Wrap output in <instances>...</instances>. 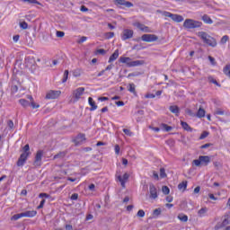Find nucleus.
Wrapping results in <instances>:
<instances>
[{
  "label": "nucleus",
  "instance_id": "1",
  "mask_svg": "<svg viewBox=\"0 0 230 230\" xmlns=\"http://www.w3.org/2000/svg\"><path fill=\"white\" fill-rule=\"evenodd\" d=\"M198 37L201 39V40H203L204 44H207V46H210V48H217V40L208 34V32L199 31Z\"/></svg>",
  "mask_w": 230,
  "mask_h": 230
},
{
  "label": "nucleus",
  "instance_id": "2",
  "mask_svg": "<svg viewBox=\"0 0 230 230\" xmlns=\"http://www.w3.org/2000/svg\"><path fill=\"white\" fill-rule=\"evenodd\" d=\"M119 62H121L122 64H127L128 67H137L139 66L145 65V60L132 61L130 58H125V57L119 58Z\"/></svg>",
  "mask_w": 230,
  "mask_h": 230
},
{
  "label": "nucleus",
  "instance_id": "3",
  "mask_svg": "<svg viewBox=\"0 0 230 230\" xmlns=\"http://www.w3.org/2000/svg\"><path fill=\"white\" fill-rule=\"evenodd\" d=\"M209 163H211V157L208 156V155H199V159H195L192 161V164H194V166H208V164H209Z\"/></svg>",
  "mask_w": 230,
  "mask_h": 230
},
{
  "label": "nucleus",
  "instance_id": "4",
  "mask_svg": "<svg viewBox=\"0 0 230 230\" xmlns=\"http://www.w3.org/2000/svg\"><path fill=\"white\" fill-rule=\"evenodd\" d=\"M202 22L195 21L193 19H186L183 22V28L186 30H195V28H200Z\"/></svg>",
  "mask_w": 230,
  "mask_h": 230
},
{
  "label": "nucleus",
  "instance_id": "5",
  "mask_svg": "<svg viewBox=\"0 0 230 230\" xmlns=\"http://www.w3.org/2000/svg\"><path fill=\"white\" fill-rule=\"evenodd\" d=\"M162 15H164V17H169L170 19H172V21H174V22H182V21H184V17H182V15L173 14L166 11L163 12Z\"/></svg>",
  "mask_w": 230,
  "mask_h": 230
},
{
  "label": "nucleus",
  "instance_id": "6",
  "mask_svg": "<svg viewBox=\"0 0 230 230\" xmlns=\"http://www.w3.org/2000/svg\"><path fill=\"white\" fill-rule=\"evenodd\" d=\"M114 4L119 6V8H132L134 6L132 2H128L127 0H114Z\"/></svg>",
  "mask_w": 230,
  "mask_h": 230
},
{
  "label": "nucleus",
  "instance_id": "7",
  "mask_svg": "<svg viewBox=\"0 0 230 230\" xmlns=\"http://www.w3.org/2000/svg\"><path fill=\"white\" fill-rule=\"evenodd\" d=\"M42 155H44V151L39 150L36 153L35 159L33 162V166L36 168L39 166H42Z\"/></svg>",
  "mask_w": 230,
  "mask_h": 230
},
{
  "label": "nucleus",
  "instance_id": "8",
  "mask_svg": "<svg viewBox=\"0 0 230 230\" xmlns=\"http://www.w3.org/2000/svg\"><path fill=\"white\" fill-rule=\"evenodd\" d=\"M141 40L144 42H155V40H159V37L155 34H144L141 37Z\"/></svg>",
  "mask_w": 230,
  "mask_h": 230
},
{
  "label": "nucleus",
  "instance_id": "9",
  "mask_svg": "<svg viewBox=\"0 0 230 230\" xmlns=\"http://www.w3.org/2000/svg\"><path fill=\"white\" fill-rule=\"evenodd\" d=\"M133 37H134V31L130 29H125L122 31V34H121L122 40H128V39H132Z\"/></svg>",
  "mask_w": 230,
  "mask_h": 230
},
{
  "label": "nucleus",
  "instance_id": "10",
  "mask_svg": "<svg viewBox=\"0 0 230 230\" xmlns=\"http://www.w3.org/2000/svg\"><path fill=\"white\" fill-rule=\"evenodd\" d=\"M62 94V92L60 91H55V90H50L47 94H46V99L47 100H57L58 96Z\"/></svg>",
  "mask_w": 230,
  "mask_h": 230
},
{
  "label": "nucleus",
  "instance_id": "11",
  "mask_svg": "<svg viewBox=\"0 0 230 230\" xmlns=\"http://www.w3.org/2000/svg\"><path fill=\"white\" fill-rule=\"evenodd\" d=\"M28 157H30L29 154L22 153V155H20L16 163L17 166L19 167L24 166V164H26V161H28Z\"/></svg>",
  "mask_w": 230,
  "mask_h": 230
},
{
  "label": "nucleus",
  "instance_id": "12",
  "mask_svg": "<svg viewBox=\"0 0 230 230\" xmlns=\"http://www.w3.org/2000/svg\"><path fill=\"white\" fill-rule=\"evenodd\" d=\"M149 193H150V199H157V188H155V185L154 183L149 184Z\"/></svg>",
  "mask_w": 230,
  "mask_h": 230
},
{
  "label": "nucleus",
  "instance_id": "13",
  "mask_svg": "<svg viewBox=\"0 0 230 230\" xmlns=\"http://www.w3.org/2000/svg\"><path fill=\"white\" fill-rule=\"evenodd\" d=\"M84 92H85V88L79 87L73 92V96L74 98H75V100H79L80 98H82V95L84 94Z\"/></svg>",
  "mask_w": 230,
  "mask_h": 230
},
{
  "label": "nucleus",
  "instance_id": "14",
  "mask_svg": "<svg viewBox=\"0 0 230 230\" xmlns=\"http://www.w3.org/2000/svg\"><path fill=\"white\" fill-rule=\"evenodd\" d=\"M84 141H85V134H82V133L78 134L76 137L74 139V143L76 146H78L79 145H82Z\"/></svg>",
  "mask_w": 230,
  "mask_h": 230
},
{
  "label": "nucleus",
  "instance_id": "15",
  "mask_svg": "<svg viewBox=\"0 0 230 230\" xmlns=\"http://www.w3.org/2000/svg\"><path fill=\"white\" fill-rule=\"evenodd\" d=\"M128 177H130V175H128V173L125 172L123 177H121V175L118 176V181H120V184L122 186V188H125V183L127 182V181H128Z\"/></svg>",
  "mask_w": 230,
  "mask_h": 230
},
{
  "label": "nucleus",
  "instance_id": "16",
  "mask_svg": "<svg viewBox=\"0 0 230 230\" xmlns=\"http://www.w3.org/2000/svg\"><path fill=\"white\" fill-rule=\"evenodd\" d=\"M37 216V210H28L25 212L22 213V217H27V218H33V217Z\"/></svg>",
  "mask_w": 230,
  "mask_h": 230
},
{
  "label": "nucleus",
  "instance_id": "17",
  "mask_svg": "<svg viewBox=\"0 0 230 230\" xmlns=\"http://www.w3.org/2000/svg\"><path fill=\"white\" fill-rule=\"evenodd\" d=\"M88 103L91 106L90 111H96V109H98V105H96V102H94V100H93V97H89L88 98Z\"/></svg>",
  "mask_w": 230,
  "mask_h": 230
},
{
  "label": "nucleus",
  "instance_id": "18",
  "mask_svg": "<svg viewBox=\"0 0 230 230\" xmlns=\"http://www.w3.org/2000/svg\"><path fill=\"white\" fill-rule=\"evenodd\" d=\"M169 111L172 113L175 114V116H179L181 110L179 109V106L177 105H172L169 107Z\"/></svg>",
  "mask_w": 230,
  "mask_h": 230
},
{
  "label": "nucleus",
  "instance_id": "19",
  "mask_svg": "<svg viewBox=\"0 0 230 230\" xmlns=\"http://www.w3.org/2000/svg\"><path fill=\"white\" fill-rule=\"evenodd\" d=\"M118 57H119V50L116 49L114 53L110 57L108 61L109 64H111V62H114V60H117Z\"/></svg>",
  "mask_w": 230,
  "mask_h": 230
},
{
  "label": "nucleus",
  "instance_id": "20",
  "mask_svg": "<svg viewBox=\"0 0 230 230\" xmlns=\"http://www.w3.org/2000/svg\"><path fill=\"white\" fill-rule=\"evenodd\" d=\"M161 130H164V132H171V130H173V127L168 126L167 124L162 123L160 125Z\"/></svg>",
  "mask_w": 230,
  "mask_h": 230
},
{
  "label": "nucleus",
  "instance_id": "21",
  "mask_svg": "<svg viewBox=\"0 0 230 230\" xmlns=\"http://www.w3.org/2000/svg\"><path fill=\"white\" fill-rule=\"evenodd\" d=\"M181 125L183 130H186L187 132H193V128L191 127H190V125L187 124V122H184L181 120Z\"/></svg>",
  "mask_w": 230,
  "mask_h": 230
},
{
  "label": "nucleus",
  "instance_id": "22",
  "mask_svg": "<svg viewBox=\"0 0 230 230\" xmlns=\"http://www.w3.org/2000/svg\"><path fill=\"white\" fill-rule=\"evenodd\" d=\"M201 19L206 24H213V20L208 14H204Z\"/></svg>",
  "mask_w": 230,
  "mask_h": 230
},
{
  "label": "nucleus",
  "instance_id": "23",
  "mask_svg": "<svg viewBox=\"0 0 230 230\" xmlns=\"http://www.w3.org/2000/svg\"><path fill=\"white\" fill-rule=\"evenodd\" d=\"M208 213V208L204 207L198 211V216L202 217Z\"/></svg>",
  "mask_w": 230,
  "mask_h": 230
},
{
  "label": "nucleus",
  "instance_id": "24",
  "mask_svg": "<svg viewBox=\"0 0 230 230\" xmlns=\"http://www.w3.org/2000/svg\"><path fill=\"white\" fill-rule=\"evenodd\" d=\"M19 103L22 105V107H30V102L26 101L25 99H20Z\"/></svg>",
  "mask_w": 230,
  "mask_h": 230
},
{
  "label": "nucleus",
  "instance_id": "25",
  "mask_svg": "<svg viewBox=\"0 0 230 230\" xmlns=\"http://www.w3.org/2000/svg\"><path fill=\"white\" fill-rule=\"evenodd\" d=\"M206 116V111L202 108H199L198 112H197V117L198 118H204Z\"/></svg>",
  "mask_w": 230,
  "mask_h": 230
},
{
  "label": "nucleus",
  "instance_id": "26",
  "mask_svg": "<svg viewBox=\"0 0 230 230\" xmlns=\"http://www.w3.org/2000/svg\"><path fill=\"white\" fill-rule=\"evenodd\" d=\"M186 188H188V181H186L178 184V190H186Z\"/></svg>",
  "mask_w": 230,
  "mask_h": 230
},
{
  "label": "nucleus",
  "instance_id": "27",
  "mask_svg": "<svg viewBox=\"0 0 230 230\" xmlns=\"http://www.w3.org/2000/svg\"><path fill=\"white\" fill-rule=\"evenodd\" d=\"M23 3H28V4H40V2L37 1V0H22Z\"/></svg>",
  "mask_w": 230,
  "mask_h": 230
},
{
  "label": "nucleus",
  "instance_id": "28",
  "mask_svg": "<svg viewBox=\"0 0 230 230\" xmlns=\"http://www.w3.org/2000/svg\"><path fill=\"white\" fill-rule=\"evenodd\" d=\"M208 81L210 82V84H214L215 85H217V87H221L222 85L217 81V79L213 78V76H209L208 77Z\"/></svg>",
  "mask_w": 230,
  "mask_h": 230
},
{
  "label": "nucleus",
  "instance_id": "29",
  "mask_svg": "<svg viewBox=\"0 0 230 230\" xmlns=\"http://www.w3.org/2000/svg\"><path fill=\"white\" fill-rule=\"evenodd\" d=\"M68 77H69V70H65L64 75H63L62 83L66 84V82H67Z\"/></svg>",
  "mask_w": 230,
  "mask_h": 230
},
{
  "label": "nucleus",
  "instance_id": "30",
  "mask_svg": "<svg viewBox=\"0 0 230 230\" xmlns=\"http://www.w3.org/2000/svg\"><path fill=\"white\" fill-rule=\"evenodd\" d=\"M66 157V152H60L54 155V159H64Z\"/></svg>",
  "mask_w": 230,
  "mask_h": 230
},
{
  "label": "nucleus",
  "instance_id": "31",
  "mask_svg": "<svg viewBox=\"0 0 230 230\" xmlns=\"http://www.w3.org/2000/svg\"><path fill=\"white\" fill-rule=\"evenodd\" d=\"M225 113H226V111H224V110H222V109H217L214 111L215 116H224Z\"/></svg>",
  "mask_w": 230,
  "mask_h": 230
},
{
  "label": "nucleus",
  "instance_id": "32",
  "mask_svg": "<svg viewBox=\"0 0 230 230\" xmlns=\"http://www.w3.org/2000/svg\"><path fill=\"white\" fill-rule=\"evenodd\" d=\"M178 218L181 220V222H186L188 220V216L184 214H179Z\"/></svg>",
  "mask_w": 230,
  "mask_h": 230
},
{
  "label": "nucleus",
  "instance_id": "33",
  "mask_svg": "<svg viewBox=\"0 0 230 230\" xmlns=\"http://www.w3.org/2000/svg\"><path fill=\"white\" fill-rule=\"evenodd\" d=\"M17 91H19V86H17V84L13 83V85L11 86V93L13 94H15V93H17Z\"/></svg>",
  "mask_w": 230,
  "mask_h": 230
},
{
  "label": "nucleus",
  "instance_id": "34",
  "mask_svg": "<svg viewBox=\"0 0 230 230\" xmlns=\"http://www.w3.org/2000/svg\"><path fill=\"white\" fill-rule=\"evenodd\" d=\"M128 91H129V93H132L133 94H136V84H129Z\"/></svg>",
  "mask_w": 230,
  "mask_h": 230
},
{
  "label": "nucleus",
  "instance_id": "35",
  "mask_svg": "<svg viewBox=\"0 0 230 230\" xmlns=\"http://www.w3.org/2000/svg\"><path fill=\"white\" fill-rule=\"evenodd\" d=\"M133 25L136 26V28H138V30H140L141 31H142L143 28L145 27V24H143L139 22L133 23Z\"/></svg>",
  "mask_w": 230,
  "mask_h": 230
},
{
  "label": "nucleus",
  "instance_id": "36",
  "mask_svg": "<svg viewBox=\"0 0 230 230\" xmlns=\"http://www.w3.org/2000/svg\"><path fill=\"white\" fill-rule=\"evenodd\" d=\"M162 191H163V193H164V195H168V194H170V188H168V186H164V187L162 188Z\"/></svg>",
  "mask_w": 230,
  "mask_h": 230
},
{
  "label": "nucleus",
  "instance_id": "37",
  "mask_svg": "<svg viewBox=\"0 0 230 230\" xmlns=\"http://www.w3.org/2000/svg\"><path fill=\"white\" fill-rule=\"evenodd\" d=\"M19 218H22V213L13 215L11 220H19Z\"/></svg>",
  "mask_w": 230,
  "mask_h": 230
},
{
  "label": "nucleus",
  "instance_id": "38",
  "mask_svg": "<svg viewBox=\"0 0 230 230\" xmlns=\"http://www.w3.org/2000/svg\"><path fill=\"white\" fill-rule=\"evenodd\" d=\"M229 224H230L229 219H228V218H226V219H224L223 222L221 223L220 227H226V226H229Z\"/></svg>",
  "mask_w": 230,
  "mask_h": 230
},
{
  "label": "nucleus",
  "instance_id": "39",
  "mask_svg": "<svg viewBox=\"0 0 230 230\" xmlns=\"http://www.w3.org/2000/svg\"><path fill=\"white\" fill-rule=\"evenodd\" d=\"M20 28H22V30H28V22H20Z\"/></svg>",
  "mask_w": 230,
  "mask_h": 230
},
{
  "label": "nucleus",
  "instance_id": "40",
  "mask_svg": "<svg viewBox=\"0 0 230 230\" xmlns=\"http://www.w3.org/2000/svg\"><path fill=\"white\" fill-rule=\"evenodd\" d=\"M209 136V132L208 131H203L202 134L199 137V139H206Z\"/></svg>",
  "mask_w": 230,
  "mask_h": 230
},
{
  "label": "nucleus",
  "instance_id": "41",
  "mask_svg": "<svg viewBox=\"0 0 230 230\" xmlns=\"http://www.w3.org/2000/svg\"><path fill=\"white\" fill-rule=\"evenodd\" d=\"M160 177L162 179H164V177H166V171L164 170V168L160 169Z\"/></svg>",
  "mask_w": 230,
  "mask_h": 230
},
{
  "label": "nucleus",
  "instance_id": "42",
  "mask_svg": "<svg viewBox=\"0 0 230 230\" xmlns=\"http://www.w3.org/2000/svg\"><path fill=\"white\" fill-rule=\"evenodd\" d=\"M22 154H29V155H30V145L27 144L23 146V153Z\"/></svg>",
  "mask_w": 230,
  "mask_h": 230
},
{
  "label": "nucleus",
  "instance_id": "43",
  "mask_svg": "<svg viewBox=\"0 0 230 230\" xmlns=\"http://www.w3.org/2000/svg\"><path fill=\"white\" fill-rule=\"evenodd\" d=\"M137 217L143 218V217H145V210H143V209L138 210L137 213Z\"/></svg>",
  "mask_w": 230,
  "mask_h": 230
},
{
  "label": "nucleus",
  "instance_id": "44",
  "mask_svg": "<svg viewBox=\"0 0 230 230\" xmlns=\"http://www.w3.org/2000/svg\"><path fill=\"white\" fill-rule=\"evenodd\" d=\"M73 75L75 77V78H78V76H81L82 74L80 73V69H75L73 73Z\"/></svg>",
  "mask_w": 230,
  "mask_h": 230
},
{
  "label": "nucleus",
  "instance_id": "45",
  "mask_svg": "<svg viewBox=\"0 0 230 230\" xmlns=\"http://www.w3.org/2000/svg\"><path fill=\"white\" fill-rule=\"evenodd\" d=\"M30 105H31V107H32V109H39V107H40V105L35 103V102L33 100L31 101Z\"/></svg>",
  "mask_w": 230,
  "mask_h": 230
},
{
  "label": "nucleus",
  "instance_id": "46",
  "mask_svg": "<svg viewBox=\"0 0 230 230\" xmlns=\"http://www.w3.org/2000/svg\"><path fill=\"white\" fill-rule=\"evenodd\" d=\"M104 37H105L106 39H112V38L114 37V32H106V33L104 34Z\"/></svg>",
  "mask_w": 230,
  "mask_h": 230
},
{
  "label": "nucleus",
  "instance_id": "47",
  "mask_svg": "<svg viewBox=\"0 0 230 230\" xmlns=\"http://www.w3.org/2000/svg\"><path fill=\"white\" fill-rule=\"evenodd\" d=\"M7 127L9 128L10 130H12L13 128V120L9 119L7 121Z\"/></svg>",
  "mask_w": 230,
  "mask_h": 230
},
{
  "label": "nucleus",
  "instance_id": "48",
  "mask_svg": "<svg viewBox=\"0 0 230 230\" xmlns=\"http://www.w3.org/2000/svg\"><path fill=\"white\" fill-rule=\"evenodd\" d=\"M153 215L155 217H159V215H161V208H155L153 212Z\"/></svg>",
  "mask_w": 230,
  "mask_h": 230
},
{
  "label": "nucleus",
  "instance_id": "49",
  "mask_svg": "<svg viewBox=\"0 0 230 230\" xmlns=\"http://www.w3.org/2000/svg\"><path fill=\"white\" fill-rule=\"evenodd\" d=\"M208 60L212 66H215L217 64V61L215 60V58L208 56Z\"/></svg>",
  "mask_w": 230,
  "mask_h": 230
},
{
  "label": "nucleus",
  "instance_id": "50",
  "mask_svg": "<svg viewBox=\"0 0 230 230\" xmlns=\"http://www.w3.org/2000/svg\"><path fill=\"white\" fill-rule=\"evenodd\" d=\"M64 35H66V33L64 31H57V32H56V36L58 38H62V37H64Z\"/></svg>",
  "mask_w": 230,
  "mask_h": 230
},
{
  "label": "nucleus",
  "instance_id": "51",
  "mask_svg": "<svg viewBox=\"0 0 230 230\" xmlns=\"http://www.w3.org/2000/svg\"><path fill=\"white\" fill-rule=\"evenodd\" d=\"M227 40H229V36H227V35L223 36L221 39L222 44H226V42H227Z\"/></svg>",
  "mask_w": 230,
  "mask_h": 230
},
{
  "label": "nucleus",
  "instance_id": "52",
  "mask_svg": "<svg viewBox=\"0 0 230 230\" xmlns=\"http://www.w3.org/2000/svg\"><path fill=\"white\" fill-rule=\"evenodd\" d=\"M44 204H46V199H42L40 205L37 207V209H42L44 208Z\"/></svg>",
  "mask_w": 230,
  "mask_h": 230
},
{
  "label": "nucleus",
  "instance_id": "53",
  "mask_svg": "<svg viewBox=\"0 0 230 230\" xmlns=\"http://www.w3.org/2000/svg\"><path fill=\"white\" fill-rule=\"evenodd\" d=\"M142 31H144L145 33H150V28L144 25V28H142Z\"/></svg>",
  "mask_w": 230,
  "mask_h": 230
},
{
  "label": "nucleus",
  "instance_id": "54",
  "mask_svg": "<svg viewBox=\"0 0 230 230\" xmlns=\"http://www.w3.org/2000/svg\"><path fill=\"white\" fill-rule=\"evenodd\" d=\"M119 150H120L119 145H115V154H116V155H119Z\"/></svg>",
  "mask_w": 230,
  "mask_h": 230
},
{
  "label": "nucleus",
  "instance_id": "55",
  "mask_svg": "<svg viewBox=\"0 0 230 230\" xmlns=\"http://www.w3.org/2000/svg\"><path fill=\"white\" fill-rule=\"evenodd\" d=\"M85 40H87V37L83 36L77 42L78 44H83V42H85Z\"/></svg>",
  "mask_w": 230,
  "mask_h": 230
},
{
  "label": "nucleus",
  "instance_id": "56",
  "mask_svg": "<svg viewBox=\"0 0 230 230\" xmlns=\"http://www.w3.org/2000/svg\"><path fill=\"white\" fill-rule=\"evenodd\" d=\"M97 53H99V55H105L107 51L103 49H97Z\"/></svg>",
  "mask_w": 230,
  "mask_h": 230
},
{
  "label": "nucleus",
  "instance_id": "57",
  "mask_svg": "<svg viewBox=\"0 0 230 230\" xmlns=\"http://www.w3.org/2000/svg\"><path fill=\"white\" fill-rule=\"evenodd\" d=\"M71 200H78V193H74L71 196Z\"/></svg>",
  "mask_w": 230,
  "mask_h": 230
},
{
  "label": "nucleus",
  "instance_id": "58",
  "mask_svg": "<svg viewBox=\"0 0 230 230\" xmlns=\"http://www.w3.org/2000/svg\"><path fill=\"white\" fill-rule=\"evenodd\" d=\"M186 114H189V116H195L193 111L190 109H186L185 110Z\"/></svg>",
  "mask_w": 230,
  "mask_h": 230
},
{
  "label": "nucleus",
  "instance_id": "59",
  "mask_svg": "<svg viewBox=\"0 0 230 230\" xmlns=\"http://www.w3.org/2000/svg\"><path fill=\"white\" fill-rule=\"evenodd\" d=\"M19 39H21V36L19 34L13 37V42H19Z\"/></svg>",
  "mask_w": 230,
  "mask_h": 230
},
{
  "label": "nucleus",
  "instance_id": "60",
  "mask_svg": "<svg viewBox=\"0 0 230 230\" xmlns=\"http://www.w3.org/2000/svg\"><path fill=\"white\" fill-rule=\"evenodd\" d=\"M115 103L118 107H123L125 105V102L122 101H118Z\"/></svg>",
  "mask_w": 230,
  "mask_h": 230
},
{
  "label": "nucleus",
  "instance_id": "61",
  "mask_svg": "<svg viewBox=\"0 0 230 230\" xmlns=\"http://www.w3.org/2000/svg\"><path fill=\"white\" fill-rule=\"evenodd\" d=\"M209 146H211V144L208 143V144H204L200 146L201 150H204L205 148H209Z\"/></svg>",
  "mask_w": 230,
  "mask_h": 230
},
{
  "label": "nucleus",
  "instance_id": "62",
  "mask_svg": "<svg viewBox=\"0 0 230 230\" xmlns=\"http://www.w3.org/2000/svg\"><path fill=\"white\" fill-rule=\"evenodd\" d=\"M145 98H155V94H154V93H146L145 95Z\"/></svg>",
  "mask_w": 230,
  "mask_h": 230
},
{
  "label": "nucleus",
  "instance_id": "63",
  "mask_svg": "<svg viewBox=\"0 0 230 230\" xmlns=\"http://www.w3.org/2000/svg\"><path fill=\"white\" fill-rule=\"evenodd\" d=\"M81 12H89V8H87L85 5H82Z\"/></svg>",
  "mask_w": 230,
  "mask_h": 230
},
{
  "label": "nucleus",
  "instance_id": "64",
  "mask_svg": "<svg viewBox=\"0 0 230 230\" xmlns=\"http://www.w3.org/2000/svg\"><path fill=\"white\" fill-rule=\"evenodd\" d=\"M195 194L197 193H200V186H198L194 189V191H193Z\"/></svg>",
  "mask_w": 230,
  "mask_h": 230
}]
</instances>
